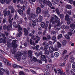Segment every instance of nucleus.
I'll use <instances>...</instances> for the list:
<instances>
[{"instance_id": "f257e3e1", "label": "nucleus", "mask_w": 75, "mask_h": 75, "mask_svg": "<svg viewBox=\"0 0 75 75\" xmlns=\"http://www.w3.org/2000/svg\"><path fill=\"white\" fill-rule=\"evenodd\" d=\"M25 54H26V52H25V51H24L22 53L20 52H18L16 53L14 55V57L15 58H17L19 57L20 55H23Z\"/></svg>"}, {"instance_id": "f03ea898", "label": "nucleus", "mask_w": 75, "mask_h": 75, "mask_svg": "<svg viewBox=\"0 0 75 75\" xmlns=\"http://www.w3.org/2000/svg\"><path fill=\"white\" fill-rule=\"evenodd\" d=\"M43 3H44V4H47L49 7H51V6H52V4L51 3V2L49 0L47 1L44 0L43 1Z\"/></svg>"}, {"instance_id": "7ed1b4c3", "label": "nucleus", "mask_w": 75, "mask_h": 75, "mask_svg": "<svg viewBox=\"0 0 75 75\" xmlns=\"http://www.w3.org/2000/svg\"><path fill=\"white\" fill-rule=\"evenodd\" d=\"M28 57L30 58H31L32 59L33 58H32L33 57V51L31 50H29L28 51Z\"/></svg>"}, {"instance_id": "20e7f679", "label": "nucleus", "mask_w": 75, "mask_h": 75, "mask_svg": "<svg viewBox=\"0 0 75 75\" xmlns=\"http://www.w3.org/2000/svg\"><path fill=\"white\" fill-rule=\"evenodd\" d=\"M43 45H45V48L44 50H47L48 48V44L47 43L44 42L42 43Z\"/></svg>"}, {"instance_id": "39448f33", "label": "nucleus", "mask_w": 75, "mask_h": 75, "mask_svg": "<svg viewBox=\"0 0 75 75\" xmlns=\"http://www.w3.org/2000/svg\"><path fill=\"white\" fill-rule=\"evenodd\" d=\"M29 14L30 15L28 17L29 19H31V18H35V17H37V16H35V14H34L33 13H31Z\"/></svg>"}, {"instance_id": "423d86ee", "label": "nucleus", "mask_w": 75, "mask_h": 75, "mask_svg": "<svg viewBox=\"0 0 75 75\" xmlns=\"http://www.w3.org/2000/svg\"><path fill=\"white\" fill-rule=\"evenodd\" d=\"M54 70L55 73L57 74L58 75L60 74V73H61V69L60 70L59 69H58L56 70H55V69H54Z\"/></svg>"}, {"instance_id": "0eeeda50", "label": "nucleus", "mask_w": 75, "mask_h": 75, "mask_svg": "<svg viewBox=\"0 0 75 75\" xmlns=\"http://www.w3.org/2000/svg\"><path fill=\"white\" fill-rule=\"evenodd\" d=\"M54 51V47L52 46H51L49 47V51L50 53H52Z\"/></svg>"}, {"instance_id": "6e6552de", "label": "nucleus", "mask_w": 75, "mask_h": 75, "mask_svg": "<svg viewBox=\"0 0 75 75\" xmlns=\"http://www.w3.org/2000/svg\"><path fill=\"white\" fill-rule=\"evenodd\" d=\"M41 12V8L39 7H38L36 8V13L37 14H40Z\"/></svg>"}, {"instance_id": "1a4fd4ad", "label": "nucleus", "mask_w": 75, "mask_h": 75, "mask_svg": "<svg viewBox=\"0 0 75 75\" xmlns=\"http://www.w3.org/2000/svg\"><path fill=\"white\" fill-rule=\"evenodd\" d=\"M23 30L24 32V34L25 35H28V30L27 29V28H24Z\"/></svg>"}, {"instance_id": "9d476101", "label": "nucleus", "mask_w": 75, "mask_h": 75, "mask_svg": "<svg viewBox=\"0 0 75 75\" xmlns=\"http://www.w3.org/2000/svg\"><path fill=\"white\" fill-rule=\"evenodd\" d=\"M74 59H75V58L73 55H71L70 59L69 61L70 62H73L74 61Z\"/></svg>"}, {"instance_id": "9b49d317", "label": "nucleus", "mask_w": 75, "mask_h": 75, "mask_svg": "<svg viewBox=\"0 0 75 75\" xmlns=\"http://www.w3.org/2000/svg\"><path fill=\"white\" fill-rule=\"evenodd\" d=\"M18 23V28L20 30H21L22 31L23 30V29L21 28V27L20 26V22L18 21H17V22Z\"/></svg>"}, {"instance_id": "f8f14e48", "label": "nucleus", "mask_w": 75, "mask_h": 75, "mask_svg": "<svg viewBox=\"0 0 75 75\" xmlns=\"http://www.w3.org/2000/svg\"><path fill=\"white\" fill-rule=\"evenodd\" d=\"M40 58L42 61H45V59H46V57L45 55H42L41 56Z\"/></svg>"}, {"instance_id": "ddd939ff", "label": "nucleus", "mask_w": 75, "mask_h": 75, "mask_svg": "<svg viewBox=\"0 0 75 75\" xmlns=\"http://www.w3.org/2000/svg\"><path fill=\"white\" fill-rule=\"evenodd\" d=\"M54 20L56 21V23H57L59 21H60V19L58 18V17L57 16H56V15H54Z\"/></svg>"}, {"instance_id": "4468645a", "label": "nucleus", "mask_w": 75, "mask_h": 75, "mask_svg": "<svg viewBox=\"0 0 75 75\" xmlns=\"http://www.w3.org/2000/svg\"><path fill=\"white\" fill-rule=\"evenodd\" d=\"M10 30H12V24H10V25H8L7 26V31H9Z\"/></svg>"}, {"instance_id": "2eb2a0df", "label": "nucleus", "mask_w": 75, "mask_h": 75, "mask_svg": "<svg viewBox=\"0 0 75 75\" xmlns=\"http://www.w3.org/2000/svg\"><path fill=\"white\" fill-rule=\"evenodd\" d=\"M7 39V38L5 37L4 38H1L0 39V42L2 43L3 42H4Z\"/></svg>"}, {"instance_id": "dca6fc26", "label": "nucleus", "mask_w": 75, "mask_h": 75, "mask_svg": "<svg viewBox=\"0 0 75 75\" xmlns=\"http://www.w3.org/2000/svg\"><path fill=\"white\" fill-rule=\"evenodd\" d=\"M52 2L53 3V4L54 5L55 4H57L58 3V1L57 0H52Z\"/></svg>"}, {"instance_id": "f3484780", "label": "nucleus", "mask_w": 75, "mask_h": 75, "mask_svg": "<svg viewBox=\"0 0 75 75\" xmlns=\"http://www.w3.org/2000/svg\"><path fill=\"white\" fill-rule=\"evenodd\" d=\"M18 12L21 16H23V10L21 9L18 10Z\"/></svg>"}, {"instance_id": "a211bd4d", "label": "nucleus", "mask_w": 75, "mask_h": 75, "mask_svg": "<svg viewBox=\"0 0 75 75\" xmlns=\"http://www.w3.org/2000/svg\"><path fill=\"white\" fill-rule=\"evenodd\" d=\"M7 8H6L3 11L4 17H6V16L7 15Z\"/></svg>"}, {"instance_id": "6ab92c4d", "label": "nucleus", "mask_w": 75, "mask_h": 75, "mask_svg": "<svg viewBox=\"0 0 75 75\" xmlns=\"http://www.w3.org/2000/svg\"><path fill=\"white\" fill-rule=\"evenodd\" d=\"M70 72L72 75H75V69H71L70 70Z\"/></svg>"}, {"instance_id": "aec40b11", "label": "nucleus", "mask_w": 75, "mask_h": 75, "mask_svg": "<svg viewBox=\"0 0 75 75\" xmlns=\"http://www.w3.org/2000/svg\"><path fill=\"white\" fill-rule=\"evenodd\" d=\"M1 70H2V71H3V72L5 71V70L1 68L0 67V75H3L4 73L1 71Z\"/></svg>"}, {"instance_id": "412c9836", "label": "nucleus", "mask_w": 75, "mask_h": 75, "mask_svg": "<svg viewBox=\"0 0 75 75\" xmlns=\"http://www.w3.org/2000/svg\"><path fill=\"white\" fill-rule=\"evenodd\" d=\"M68 55H66V56L65 55H64L63 56V57L64 58V61H67V60L68 59Z\"/></svg>"}, {"instance_id": "4be33fe9", "label": "nucleus", "mask_w": 75, "mask_h": 75, "mask_svg": "<svg viewBox=\"0 0 75 75\" xmlns=\"http://www.w3.org/2000/svg\"><path fill=\"white\" fill-rule=\"evenodd\" d=\"M45 51V54L46 55V56H48L49 55V51L48 50H44Z\"/></svg>"}, {"instance_id": "5701e85b", "label": "nucleus", "mask_w": 75, "mask_h": 75, "mask_svg": "<svg viewBox=\"0 0 75 75\" xmlns=\"http://www.w3.org/2000/svg\"><path fill=\"white\" fill-rule=\"evenodd\" d=\"M69 16L68 14V13H66V16H65V20H67L70 19V18H69Z\"/></svg>"}, {"instance_id": "b1692460", "label": "nucleus", "mask_w": 75, "mask_h": 75, "mask_svg": "<svg viewBox=\"0 0 75 75\" xmlns=\"http://www.w3.org/2000/svg\"><path fill=\"white\" fill-rule=\"evenodd\" d=\"M54 57H56V58H57V57H58L59 55V53H58L57 52H56L54 54Z\"/></svg>"}, {"instance_id": "393cba45", "label": "nucleus", "mask_w": 75, "mask_h": 75, "mask_svg": "<svg viewBox=\"0 0 75 75\" xmlns=\"http://www.w3.org/2000/svg\"><path fill=\"white\" fill-rule=\"evenodd\" d=\"M30 10L31 9L30 8H28L26 11V13L27 14L29 15L30 14V13H31Z\"/></svg>"}, {"instance_id": "a878e982", "label": "nucleus", "mask_w": 75, "mask_h": 75, "mask_svg": "<svg viewBox=\"0 0 75 75\" xmlns=\"http://www.w3.org/2000/svg\"><path fill=\"white\" fill-rule=\"evenodd\" d=\"M30 43L31 45H35V43L34 42H33V41L32 40V39H30Z\"/></svg>"}, {"instance_id": "bb28decb", "label": "nucleus", "mask_w": 75, "mask_h": 75, "mask_svg": "<svg viewBox=\"0 0 75 75\" xmlns=\"http://www.w3.org/2000/svg\"><path fill=\"white\" fill-rule=\"evenodd\" d=\"M6 65H7L8 66H10V67H11V62H8V61L6 62V63L5 64Z\"/></svg>"}, {"instance_id": "cd10ccee", "label": "nucleus", "mask_w": 75, "mask_h": 75, "mask_svg": "<svg viewBox=\"0 0 75 75\" xmlns=\"http://www.w3.org/2000/svg\"><path fill=\"white\" fill-rule=\"evenodd\" d=\"M49 23V22L48 21H47L46 22V25H45V29H47V27H48V23Z\"/></svg>"}, {"instance_id": "c85d7f7f", "label": "nucleus", "mask_w": 75, "mask_h": 75, "mask_svg": "<svg viewBox=\"0 0 75 75\" xmlns=\"http://www.w3.org/2000/svg\"><path fill=\"white\" fill-rule=\"evenodd\" d=\"M69 32L71 33L72 34H74L75 32V30L74 29L72 28L69 30Z\"/></svg>"}, {"instance_id": "c756f323", "label": "nucleus", "mask_w": 75, "mask_h": 75, "mask_svg": "<svg viewBox=\"0 0 75 75\" xmlns=\"http://www.w3.org/2000/svg\"><path fill=\"white\" fill-rule=\"evenodd\" d=\"M66 8L69 9H71L72 8V6H71V5H67L66 6Z\"/></svg>"}, {"instance_id": "7c9ffc66", "label": "nucleus", "mask_w": 75, "mask_h": 75, "mask_svg": "<svg viewBox=\"0 0 75 75\" xmlns=\"http://www.w3.org/2000/svg\"><path fill=\"white\" fill-rule=\"evenodd\" d=\"M18 46V45H17V44H16L15 45H12V47H13V49L14 50H15L16 48H17Z\"/></svg>"}, {"instance_id": "2f4dec72", "label": "nucleus", "mask_w": 75, "mask_h": 75, "mask_svg": "<svg viewBox=\"0 0 75 75\" xmlns=\"http://www.w3.org/2000/svg\"><path fill=\"white\" fill-rule=\"evenodd\" d=\"M39 21H40V22H42V16L40 15L39 16Z\"/></svg>"}, {"instance_id": "473e14b6", "label": "nucleus", "mask_w": 75, "mask_h": 75, "mask_svg": "<svg viewBox=\"0 0 75 75\" xmlns=\"http://www.w3.org/2000/svg\"><path fill=\"white\" fill-rule=\"evenodd\" d=\"M55 11H56V13H57L58 15H59V14H60V13L59 12V9L58 8H56Z\"/></svg>"}, {"instance_id": "72a5a7b5", "label": "nucleus", "mask_w": 75, "mask_h": 75, "mask_svg": "<svg viewBox=\"0 0 75 75\" xmlns=\"http://www.w3.org/2000/svg\"><path fill=\"white\" fill-rule=\"evenodd\" d=\"M67 44V41L65 40H64L62 42V44L63 46H65V45H66Z\"/></svg>"}, {"instance_id": "f704fd0d", "label": "nucleus", "mask_w": 75, "mask_h": 75, "mask_svg": "<svg viewBox=\"0 0 75 75\" xmlns=\"http://www.w3.org/2000/svg\"><path fill=\"white\" fill-rule=\"evenodd\" d=\"M66 72L67 74V75L69 74V69H68V68H66Z\"/></svg>"}, {"instance_id": "c9c22d12", "label": "nucleus", "mask_w": 75, "mask_h": 75, "mask_svg": "<svg viewBox=\"0 0 75 75\" xmlns=\"http://www.w3.org/2000/svg\"><path fill=\"white\" fill-rule=\"evenodd\" d=\"M51 67H52V65L51 64H49L46 66V68L47 69H49V68H51Z\"/></svg>"}, {"instance_id": "e433bc0d", "label": "nucleus", "mask_w": 75, "mask_h": 75, "mask_svg": "<svg viewBox=\"0 0 75 75\" xmlns=\"http://www.w3.org/2000/svg\"><path fill=\"white\" fill-rule=\"evenodd\" d=\"M41 25L42 28H44L45 27V23L42 22L41 23Z\"/></svg>"}, {"instance_id": "4c0bfd02", "label": "nucleus", "mask_w": 75, "mask_h": 75, "mask_svg": "<svg viewBox=\"0 0 75 75\" xmlns=\"http://www.w3.org/2000/svg\"><path fill=\"white\" fill-rule=\"evenodd\" d=\"M13 67L15 68H19V66L16 64H14L13 65Z\"/></svg>"}, {"instance_id": "58836bf2", "label": "nucleus", "mask_w": 75, "mask_h": 75, "mask_svg": "<svg viewBox=\"0 0 75 75\" xmlns=\"http://www.w3.org/2000/svg\"><path fill=\"white\" fill-rule=\"evenodd\" d=\"M32 23L33 26H35V20H33L32 22Z\"/></svg>"}, {"instance_id": "ea45409f", "label": "nucleus", "mask_w": 75, "mask_h": 75, "mask_svg": "<svg viewBox=\"0 0 75 75\" xmlns=\"http://www.w3.org/2000/svg\"><path fill=\"white\" fill-rule=\"evenodd\" d=\"M64 37L65 38L67 39H69V40L70 39V37H69V35H64Z\"/></svg>"}, {"instance_id": "a19ab883", "label": "nucleus", "mask_w": 75, "mask_h": 75, "mask_svg": "<svg viewBox=\"0 0 75 75\" xmlns=\"http://www.w3.org/2000/svg\"><path fill=\"white\" fill-rule=\"evenodd\" d=\"M70 27L71 28H75V24H70Z\"/></svg>"}, {"instance_id": "79ce46f5", "label": "nucleus", "mask_w": 75, "mask_h": 75, "mask_svg": "<svg viewBox=\"0 0 75 75\" xmlns=\"http://www.w3.org/2000/svg\"><path fill=\"white\" fill-rule=\"evenodd\" d=\"M60 75H65V72L62 71V70L61 69V73H60Z\"/></svg>"}, {"instance_id": "37998d69", "label": "nucleus", "mask_w": 75, "mask_h": 75, "mask_svg": "<svg viewBox=\"0 0 75 75\" xmlns=\"http://www.w3.org/2000/svg\"><path fill=\"white\" fill-rule=\"evenodd\" d=\"M65 65V62H63L62 64L59 63V65L61 67H64Z\"/></svg>"}, {"instance_id": "c03bdc74", "label": "nucleus", "mask_w": 75, "mask_h": 75, "mask_svg": "<svg viewBox=\"0 0 75 75\" xmlns=\"http://www.w3.org/2000/svg\"><path fill=\"white\" fill-rule=\"evenodd\" d=\"M32 59H33V61H34V62H36L38 61V60L37 58H36L35 57H33Z\"/></svg>"}, {"instance_id": "a18cd8bd", "label": "nucleus", "mask_w": 75, "mask_h": 75, "mask_svg": "<svg viewBox=\"0 0 75 75\" xmlns=\"http://www.w3.org/2000/svg\"><path fill=\"white\" fill-rule=\"evenodd\" d=\"M19 75H25L23 71H21L19 72Z\"/></svg>"}, {"instance_id": "49530a36", "label": "nucleus", "mask_w": 75, "mask_h": 75, "mask_svg": "<svg viewBox=\"0 0 75 75\" xmlns=\"http://www.w3.org/2000/svg\"><path fill=\"white\" fill-rule=\"evenodd\" d=\"M54 17L52 16L51 17V19L50 20V23H52V21H54Z\"/></svg>"}, {"instance_id": "de8ad7c7", "label": "nucleus", "mask_w": 75, "mask_h": 75, "mask_svg": "<svg viewBox=\"0 0 75 75\" xmlns=\"http://www.w3.org/2000/svg\"><path fill=\"white\" fill-rule=\"evenodd\" d=\"M57 44L58 47L60 48V47H61V43H60L59 42H57Z\"/></svg>"}, {"instance_id": "09e8293b", "label": "nucleus", "mask_w": 75, "mask_h": 75, "mask_svg": "<svg viewBox=\"0 0 75 75\" xmlns=\"http://www.w3.org/2000/svg\"><path fill=\"white\" fill-rule=\"evenodd\" d=\"M62 37V34H60L58 36V39H61Z\"/></svg>"}, {"instance_id": "8fccbe9b", "label": "nucleus", "mask_w": 75, "mask_h": 75, "mask_svg": "<svg viewBox=\"0 0 75 75\" xmlns=\"http://www.w3.org/2000/svg\"><path fill=\"white\" fill-rule=\"evenodd\" d=\"M67 21V24H70V23H71V21L70 19H68L67 20H66Z\"/></svg>"}, {"instance_id": "3c124183", "label": "nucleus", "mask_w": 75, "mask_h": 75, "mask_svg": "<svg viewBox=\"0 0 75 75\" xmlns=\"http://www.w3.org/2000/svg\"><path fill=\"white\" fill-rule=\"evenodd\" d=\"M59 17L60 18H64V16L62 14H60L59 15Z\"/></svg>"}, {"instance_id": "603ef678", "label": "nucleus", "mask_w": 75, "mask_h": 75, "mask_svg": "<svg viewBox=\"0 0 75 75\" xmlns=\"http://www.w3.org/2000/svg\"><path fill=\"white\" fill-rule=\"evenodd\" d=\"M8 21L9 23H10V24H12V19L11 18H9L8 19Z\"/></svg>"}, {"instance_id": "864d4df0", "label": "nucleus", "mask_w": 75, "mask_h": 75, "mask_svg": "<svg viewBox=\"0 0 75 75\" xmlns=\"http://www.w3.org/2000/svg\"><path fill=\"white\" fill-rule=\"evenodd\" d=\"M6 1V0H0V2L1 4H4Z\"/></svg>"}, {"instance_id": "5fc2aeb1", "label": "nucleus", "mask_w": 75, "mask_h": 75, "mask_svg": "<svg viewBox=\"0 0 75 75\" xmlns=\"http://www.w3.org/2000/svg\"><path fill=\"white\" fill-rule=\"evenodd\" d=\"M61 28L62 29H63V30H65V29L66 28V26H65V25H63L62 26Z\"/></svg>"}, {"instance_id": "6e6d98bb", "label": "nucleus", "mask_w": 75, "mask_h": 75, "mask_svg": "<svg viewBox=\"0 0 75 75\" xmlns=\"http://www.w3.org/2000/svg\"><path fill=\"white\" fill-rule=\"evenodd\" d=\"M30 71L33 74H37V73H36V72L35 71H34L33 70H30Z\"/></svg>"}, {"instance_id": "4d7b16f0", "label": "nucleus", "mask_w": 75, "mask_h": 75, "mask_svg": "<svg viewBox=\"0 0 75 75\" xmlns=\"http://www.w3.org/2000/svg\"><path fill=\"white\" fill-rule=\"evenodd\" d=\"M61 27L58 26L56 28V30H57V31H59V30H61Z\"/></svg>"}, {"instance_id": "13d9d810", "label": "nucleus", "mask_w": 75, "mask_h": 75, "mask_svg": "<svg viewBox=\"0 0 75 75\" xmlns=\"http://www.w3.org/2000/svg\"><path fill=\"white\" fill-rule=\"evenodd\" d=\"M37 61L38 63H39V64H41L42 63V61H41V60L40 59L38 60Z\"/></svg>"}, {"instance_id": "bf43d9fd", "label": "nucleus", "mask_w": 75, "mask_h": 75, "mask_svg": "<svg viewBox=\"0 0 75 75\" xmlns=\"http://www.w3.org/2000/svg\"><path fill=\"white\" fill-rule=\"evenodd\" d=\"M51 34H55L56 33V31H52L51 32Z\"/></svg>"}, {"instance_id": "052dcab7", "label": "nucleus", "mask_w": 75, "mask_h": 75, "mask_svg": "<svg viewBox=\"0 0 75 75\" xmlns=\"http://www.w3.org/2000/svg\"><path fill=\"white\" fill-rule=\"evenodd\" d=\"M3 28L4 30H7V26L6 25H4Z\"/></svg>"}, {"instance_id": "680f3d73", "label": "nucleus", "mask_w": 75, "mask_h": 75, "mask_svg": "<svg viewBox=\"0 0 75 75\" xmlns=\"http://www.w3.org/2000/svg\"><path fill=\"white\" fill-rule=\"evenodd\" d=\"M72 68H75V62H74L72 64Z\"/></svg>"}, {"instance_id": "e2e57ef3", "label": "nucleus", "mask_w": 75, "mask_h": 75, "mask_svg": "<svg viewBox=\"0 0 75 75\" xmlns=\"http://www.w3.org/2000/svg\"><path fill=\"white\" fill-rule=\"evenodd\" d=\"M62 24L61 22H58L57 24V26H59V25H61Z\"/></svg>"}, {"instance_id": "0e129e2a", "label": "nucleus", "mask_w": 75, "mask_h": 75, "mask_svg": "<svg viewBox=\"0 0 75 75\" xmlns=\"http://www.w3.org/2000/svg\"><path fill=\"white\" fill-rule=\"evenodd\" d=\"M54 51H58V49L57 48V47L56 46H54Z\"/></svg>"}, {"instance_id": "69168bd1", "label": "nucleus", "mask_w": 75, "mask_h": 75, "mask_svg": "<svg viewBox=\"0 0 75 75\" xmlns=\"http://www.w3.org/2000/svg\"><path fill=\"white\" fill-rule=\"evenodd\" d=\"M9 8V9H10L11 10H13V9H14V8H13V7L12 6H10L8 7Z\"/></svg>"}, {"instance_id": "338daca9", "label": "nucleus", "mask_w": 75, "mask_h": 75, "mask_svg": "<svg viewBox=\"0 0 75 75\" xmlns=\"http://www.w3.org/2000/svg\"><path fill=\"white\" fill-rule=\"evenodd\" d=\"M3 61L5 62L6 64V63L7 62V60L6 59H3Z\"/></svg>"}, {"instance_id": "774afa93", "label": "nucleus", "mask_w": 75, "mask_h": 75, "mask_svg": "<svg viewBox=\"0 0 75 75\" xmlns=\"http://www.w3.org/2000/svg\"><path fill=\"white\" fill-rule=\"evenodd\" d=\"M9 74H10V72H9V71H6V75H9Z\"/></svg>"}]
</instances>
